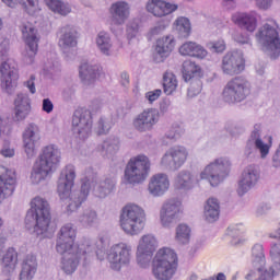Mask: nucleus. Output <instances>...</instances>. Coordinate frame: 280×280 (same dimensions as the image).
Wrapping results in <instances>:
<instances>
[{
    "instance_id": "nucleus-58",
    "label": "nucleus",
    "mask_w": 280,
    "mask_h": 280,
    "mask_svg": "<svg viewBox=\"0 0 280 280\" xmlns=\"http://www.w3.org/2000/svg\"><path fill=\"white\" fill-rule=\"evenodd\" d=\"M201 91H202V88L200 85H198V88H196V85H191L188 89V97H196V95H199Z\"/></svg>"
},
{
    "instance_id": "nucleus-57",
    "label": "nucleus",
    "mask_w": 280,
    "mask_h": 280,
    "mask_svg": "<svg viewBox=\"0 0 280 280\" xmlns=\"http://www.w3.org/2000/svg\"><path fill=\"white\" fill-rule=\"evenodd\" d=\"M43 110L44 113H51L54 110V103L49 98L43 100Z\"/></svg>"
},
{
    "instance_id": "nucleus-14",
    "label": "nucleus",
    "mask_w": 280,
    "mask_h": 280,
    "mask_svg": "<svg viewBox=\"0 0 280 280\" xmlns=\"http://www.w3.org/2000/svg\"><path fill=\"white\" fill-rule=\"evenodd\" d=\"M78 232L73 229L71 223L63 225L60 230L59 238L57 241V253H65L67 250L79 249L80 244L75 245V237Z\"/></svg>"
},
{
    "instance_id": "nucleus-22",
    "label": "nucleus",
    "mask_w": 280,
    "mask_h": 280,
    "mask_svg": "<svg viewBox=\"0 0 280 280\" xmlns=\"http://www.w3.org/2000/svg\"><path fill=\"white\" fill-rule=\"evenodd\" d=\"M147 10L153 16L163 18L176 12L178 4L166 2L165 0H150L147 3Z\"/></svg>"
},
{
    "instance_id": "nucleus-50",
    "label": "nucleus",
    "mask_w": 280,
    "mask_h": 280,
    "mask_svg": "<svg viewBox=\"0 0 280 280\" xmlns=\"http://www.w3.org/2000/svg\"><path fill=\"white\" fill-rule=\"evenodd\" d=\"M97 221V212L96 211H90L83 214L81 222H84V224L91 225L93 222Z\"/></svg>"
},
{
    "instance_id": "nucleus-16",
    "label": "nucleus",
    "mask_w": 280,
    "mask_h": 280,
    "mask_svg": "<svg viewBox=\"0 0 280 280\" xmlns=\"http://www.w3.org/2000/svg\"><path fill=\"white\" fill-rule=\"evenodd\" d=\"M16 189V177L5 166H0V202L10 198Z\"/></svg>"
},
{
    "instance_id": "nucleus-53",
    "label": "nucleus",
    "mask_w": 280,
    "mask_h": 280,
    "mask_svg": "<svg viewBox=\"0 0 280 280\" xmlns=\"http://www.w3.org/2000/svg\"><path fill=\"white\" fill-rule=\"evenodd\" d=\"M163 91L161 90H153L150 92H147L145 97L147 100H149L150 104H152L153 102H156V100H159L162 95Z\"/></svg>"
},
{
    "instance_id": "nucleus-64",
    "label": "nucleus",
    "mask_w": 280,
    "mask_h": 280,
    "mask_svg": "<svg viewBox=\"0 0 280 280\" xmlns=\"http://www.w3.org/2000/svg\"><path fill=\"white\" fill-rule=\"evenodd\" d=\"M269 237H270L271 240H280V228H279L277 231L270 233V234H269Z\"/></svg>"
},
{
    "instance_id": "nucleus-11",
    "label": "nucleus",
    "mask_w": 280,
    "mask_h": 280,
    "mask_svg": "<svg viewBox=\"0 0 280 280\" xmlns=\"http://www.w3.org/2000/svg\"><path fill=\"white\" fill-rule=\"evenodd\" d=\"M132 247L126 243L113 245L107 253V260L113 270H121V266L130 264Z\"/></svg>"
},
{
    "instance_id": "nucleus-56",
    "label": "nucleus",
    "mask_w": 280,
    "mask_h": 280,
    "mask_svg": "<svg viewBox=\"0 0 280 280\" xmlns=\"http://www.w3.org/2000/svg\"><path fill=\"white\" fill-rule=\"evenodd\" d=\"M35 80H36V77L32 74L30 80L24 83L28 88L30 93H32L33 95L34 93H36V84L34 83Z\"/></svg>"
},
{
    "instance_id": "nucleus-10",
    "label": "nucleus",
    "mask_w": 280,
    "mask_h": 280,
    "mask_svg": "<svg viewBox=\"0 0 280 280\" xmlns=\"http://www.w3.org/2000/svg\"><path fill=\"white\" fill-rule=\"evenodd\" d=\"M0 56L2 57V60H4L0 65V80H1V86L2 89H5L8 93L12 91V89H16L19 85V68L15 66H12L10 63V59H8V48H3V46H0Z\"/></svg>"
},
{
    "instance_id": "nucleus-35",
    "label": "nucleus",
    "mask_w": 280,
    "mask_h": 280,
    "mask_svg": "<svg viewBox=\"0 0 280 280\" xmlns=\"http://www.w3.org/2000/svg\"><path fill=\"white\" fill-rule=\"evenodd\" d=\"M205 217L208 222H215L220 218V202L215 198H209L205 206Z\"/></svg>"
},
{
    "instance_id": "nucleus-18",
    "label": "nucleus",
    "mask_w": 280,
    "mask_h": 280,
    "mask_svg": "<svg viewBox=\"0 0 280 280\" xmlns=\"http://www.w3.org/2000/svg\"><path fill=\"white\" fill-rule=\"evenodd\" d=\"M187 156H189V152H187V149L185 147H173L162 158V164L173 165V167L177 170V167H183V165H185Z\"/></svg>"
},
{
    "instance_id": "nucleus-51",
    "label": "nucleus",
    "mask_w": 280,
    "mask_h": 280,
    "mask_svg": "<svg viewBox=\"0 0 280 280\" xmlns=\"http://www.w3.org/2000/svg\"><path fill=\"white\" fill-rule=\"evenodd\" d=\"M110 191V184L108 183L106 186V182H104V186H97L95 190V196L98 198H106V194Z\"/></svg>"
},
{
    "instance_id": "nucleus-55",
    "label": "nucleus",
    "mask_w": 280,
    "mask_h": 280,
    "mask_svg": "<svg viewBox=\"0 0 280 280\" xmlns=\"http://www.w3.org/2000/svg\"><path fill=\"white\" fill-rule=\"evenodd\" d=\"M183 130L177 126V127H172L170 132L166 135L167 139H178L180 137V133Z\"/></svg>"
},
{
    "instance_id": "nucleus-27",
    "label": "nucleus",
    "mask_w": 280,
    "mask_h": 280,
    "mask_svg": "<svg viewBox=\"0 0 280 280\" xmlns=\"http://www.w3.org/2000/svg\"><path fill=\"white\" fill-rule=\"evenodd\" d=\"M170 189V178L163 173L155 174L149 183V191L152 196H163Z\"/></svg>"
},
{
    "instance_id": "nucleus-62",
    "label": "nucleus",
    "mask_w": 280,
    "mask_h": 280,
    "mask_svg": "<svg viewBox=\"0 0 280 280\" xmlns=\"http://www.w3.org/2000/svg\"><path fill=\"white\" fill-rule=\"evenodd\" d=\"M95 253L97 259H100V261H104V258L106 257V252L104 250V248H97Z\"/></svg>"
},
{
    "instance_id": "nucleus-1",
    "label": "nucleus",
    "mask_w": 280,
    "mask_h": 280,
    "mask_svg": "<svg viewBox=\"0 0 280 280\" xmlns=\"http://www.w3.org/2000/svg\"><path fill=\"white\" fill-rule=\"evenodd\" d=\"M51 222V212L49 202L43 197H35L31 201V208L26 213V229H34L37 235H45L49 230Z\"/></svg>"
},
{
    "instance_id": "nucleus-12",
    "label": "nucleus",
    "mask_w": 280,
    "mask_h": 280,
    "mask_svg": "<svg viewBox=\"0 0 280 280\" xmlns=\"http://www.w3.org/2000/svg\"><path fill=\"white\" fill-rule=\"evenodd\" d=\"M221 69L225 75H240L246 69V59L237 51H230L222 58Z\"/></svg>"
},
{
    "instance_id": "nucleus-49",
    "label": "nucleus",
    "mask_w": 280,
    "mask_h": 280,
    "mask_svg": "<svg viewBox=\"0 0 280 280\" xmlns=\"http://www.w3.org/2000/svg\"><path fill=\"white\" fill-rule=\"evenodd\" d=\"M270 257L273 264H280V243H275L271 246Z\"/></svg>"
},
{
    "instance_id": "nucleus-6",
    "label": "nucleus",
    "mask_w": 280,
    "mask_h": 280,
    "mask_svg": "<svg viewBox=\"0 0 280 280\" xmlns=\"http://www.w3.org/2000/svg\"><path fill=\"white\" fill-rule=\"evenodd\" d=\"M256 38L267 51H270L271 58L280 56V36L279 25L275 20H269L256 33Z\"/></svg>"
},
{
    "instance_id": "nucleus-21",
    "label": "nucleus",
    "mask_w": 280,
    "mask_h": 280,
    "mask_svg": "<svg viewBox=\"0 0 280 280\" xmlns=\"http://www.w3.org/2000/svg\"><path fill=\"white\" fill-rule=\"evenodd\" d=\"M159 121V110L154 108L145 109L137 116L133 120V126L136 130L144 132V130H150Z\"/></svg>"
},
{
    "instance_id": "nucleus-40",
    "label": "nucleus",
    "mask_w": 280,
    "mask_h": 280,
    "mask_svg": "<svg viewBox=\"0 0 280 280\" xmlns=\"http://www.w3.org/2000/svg\"><path fill=\"white\" fill-rule=\"evenodd\" d=\"M175 30L178 32L182 38H189L191 34V23L187 18H178L175 21Z\"/></svg>"
},
{
    "instance_id": "nucleus-7",
    "label": "nucleus",
    "mask_w": 280,
    "mask_h": 280,
    "mask_svg": "<svg viewBox=\"0 0 280 280\" xmlns=\"http://www.w3.org/2000/svg\"><path fill=\"white\" fill-rule=\"evenodd\" d=\"M150 174V159L145 155H137L129 160L125 168V179L130 185L143 183Z\"/></svg>"
},
{
    "instance_id": "nucleus-26",
    "label": "nucleus",
    "mask_w": 280,
    "mask_h": 280,
    "mask_svg": "<svg viewBox=\"0 0 280 280\" xmlns=\"http://www.w3.org/2000/svg\"><path fill=\"white\" fill-rule=\"evenodd\" d=\"M180 56L188 58H198L199 60L205 59L209 55L207 48L196 42H186L178 49Z\"/></svg>"
},
{
    "instance_id": "nucleus-32",
    "label": "nucleus",
    "mask_w": 280,
    "mask_h": 280,
    "mask_svg": "<svg viewBox=\"0 0 280 280\" xmlns=\"http://www.w3.org/2000/svg\"><path fill=\"white\" fill-rule=\"evenodd\" d=\"M36 270H38V262L36 261V256L27 255L22 262L20 280L34 279V275H36Z\"/></svg>"
},
{
    "instance_id": "nucleus-33",
    "label": "nucleus",
    "mask_w": 280,
    "mask_h": 280,
    "mask_svg": "<svg viewBox=\"0 0 280 280\" xmlns=\"http://www.w3.org/2000/svg\"><path fill=\"white\" fill-rule=\"evenodd\" d=\"M249 141H254L255 147L260 152L261 159H266L270 154V148H272V136H267L268 143H264V140L259 138V131L252 132Z\"/></svg>"
},
{
    "instance_id": "nucleus-29",
    "label": "nucleus",
    "mask_w": 280,
    "mask_h": 280,
    "mask_svg": "<svg viewBox=\"0 0 280 280\" xmlns=\"http://www.w3.org/2000/svg\"><path fill=\"white\" fill-rule=\"evenodd\" d=\"M176 40L172 36H164L156 40L155 51L160 56L158 62H163L174 51Z\"/></svg>"
},
{
    "instance_id": "nucleus-28",
    "label": "nucleus",
    "mask_w": 280,
    "mask_h": 280,
    "mask_svg": "<svg viewBox=\"0 0 280 280\" xmlns=\"http://www.w3.org/2000/svg\"><path fill=\"white\" fill-rule=\"evenodd\" d=\"M14 121H23L27 115L32 113V105L30 104V96L19 94L14 102Z\"/></svg>"
},
{
    "instance_id": "nucleus-54",
    "label": "nucleus",
    "mask_w": 280,
    "mask_h": 280,
    "mask_svg": "<svg viewBox=\"0 0 280 280\" xmlns=\"http://www.w3.org/2000/svg\"><path fill=\"white\" fill-rule=\"evenodd\" d=\"M108 130H110V122L101 119L98 121V130H97V135H106V132H108Z\"/></svg>"
},
{
    "instance_id": "nucleus-3",
    "label": "nucleus",
    "mask_w": 280,
    "mask_h": 280,
    "mask_svg": "<svg viewBox=\"0 0 280 280\" xmlns=\"http://www.w3.org/2000/svg\"><path fill=\"white\" fill-rule=\"evenodd\" d=\"M178 270V255L170 247L160 248L152 262V272L158 280H171Z\"/></svg>"
},
{
    "instance_id": "nucleus-5",
    "label": "nucleus",
    "mask_w": 280,
    "mask_h": 280,
    "mask_svg": "<svg viewBox=\"0 0 280 280\" xmlns=\"http://www.w3.org/2000/svg\"><path fill=\"white\" fill-rule=\"evenodd\" d=\"M120 226L128 235H139L145 226V210L135 203L126 205L120 213Z\"/></svg>"
},
{
    "instance_id": "nucleus-43",
    "label": "nucleus",
    "mask_w": 280,
    "mask_h": 280,
    "mask_svg": "<svg viewBox=\"0 0 280 280\" xmlns=\"http://www.w3.org/2000/svg\"><path fill=\"white\" fill-rule=\"evenodd\" d=\"M100 68L96 66H89V63H83L80 66L79 75L81 80H86V78H90L91 80H94V78H97L100 75Z\"/></svg>"
},
{
    "instance_id": "nucleus-23",
    "label": "nucleus",
    "mask_w": 280,
    "mask_h": 280,
    "mask_svg": "<svg viewBox=\"0 0 280 280\" xmlns=\"http://www.w3.org/2000/svg\"><path fill=\"white\" fill-rule=\"evenodd\" d=\"M36 141H40V135H38V127L31 124L23 132L24 150L27 156H34V154H36Z\"/></svg>"
},
{
    "instance_id": "nucleus-48",
    "label": "nucleus",
    "mask_w": 280,
    "mask_h": 280,
    "mask_svg": "<svg viewBox=\"0 0 280 280\" xmlns=\"http://www.w3.org/2000/svg\"><path fill=\"white\" fill-rule=\"evenodd\" d=\"M139 20H136L131 22L127 27V38L131 40V38H135L139 34Z\"/></svg>"
},
{
    "instance_id": "nucleus-42",
    "label": "nucleus",
    "mask_w": 280,
    "mask_h": 280,
    "mask_svg": "<svg viewBox=\"0 0 280 280\" xmlns=\"http://www.w3.org/2000/svg\"><path fill=\"white\" fill-rule=\"evenodd\" d=\"M2 264L4 268H11L14 270V268H16V264H19V254L16 253V249L12 247L9 248L2 258Z\"/></svg>"
},
{
    "instance_id": "nucleus-30",
    "label": "nucleus",
    "mask_w": 280,
    "mask_h": 280,
    "mask_svg": "<svg viewBox=\"0 0 280 280\" xmlns=\"http://www.w3.org/2000/svg\"><path fill=\"white\" fill-rule=\"evenodd\" d=\"M91 189V180L85 178L82 183L81 190L72 195L71 202L68 205V211L73 212L80 209L82 202H85L86 198H89V190Z\"/></svg>"
},
{
    "instance_id": "nucleus-31",
    "label": "nucleus",
    "mask_w": 280,
    "mask_h": 280,
    "mask_svg": "<svg viewBox=\"0 0 280 280\" xmlns=\"http://www.w3.org/2000/svg\"><path fill=\"white\" fill-rule=\"evenodd\" d=\"M114 25H121L130 16V7L126 2H116L109 10Z\"/></svg>"
},
{
    "instance_id": "nucleus-44",
    "label": "nucleus",
    "mask_w": 280,
    "mask_h": 280,
    "mask_svg": "<svg viewBox=\"0 0 280 280\" xmlns=\"http://www.w3.org/2000/svg\"><path fill=\"white\" fill-rule=\"evenodd\" d=\"M176 240L180 244H187L189 237H191V229L186 224H179L176 229Z\"/></svg>"
},
{
    "instance_id": "nucleus-41",
    "label": "nucleus",
    "mask_w": 280,
    "mask_h": 280,
    "mask_svg": "<svg viewBox=\"0 0 280 280\" xmlns=\"http://www.w3.org/2000/svg\"><path fill=\"white\" fill-rule=\"evenodd\" d=\"M96 45L105 56H110L113 45L110 44V37L108 33L101 32L96 38Z\"/></svg>"
},
{
    "instance_id": "nucleus-24",
    "label": "nucleus",
    "mask_w": 280,
    "mask_h": 280,
    "mask_svg": "<svg viewBox=\"0 0 280 280\" xmlns=\"http://www.w3.org/2000/svg\"><path fill=\"white\" fill-rule=\"evenodd\" d=\"M21 32L22 38L30 48V51H32L33 56H36L38 51V42L40 40L38 31H36L32 23L27 22L26 24L22 25Z\"/></svg>"
},
{
    "instance_id": "nucleus-60",
    "label": "nucleus",
    "mask_w": 280,
    "mask_h": 280,
    "mask_svg": "<svg viewBox=\"0 0 280 280\" xmlns=\"http://www.w3.org/2000/svg\"><path fill=\"white\" fill-rule=\"evenodd\" d=\"M256 3L261 10H268V8H270V3H272V0H256Z\"/></svg>"
},
{
    "instance_id": "nucleus-13",
    "label": "nucleus",
    "mask_w": 280,
    "mask_h": 280,
    "mask_svg": "<svg viewBox=\"0 0 280 280\" xmlns=\"http://www.w3.org/2000/svg\"><path fill=\"white\" fill-rule=\"evenodd\" d=\"M159 246V242L156 237L151 234L143 235L138 244L137 248V261L140 266L148 264L150 261V257L154 255L156 252V247Z\"/></svg>"
},
{
    "instance_id": "nucleus-19",
    "label": "nucleus",
    "mask_w": 280,
    "mask_h": 280,
    "mask_svg": "<svg viewBox=\"0 0 280 280\" xmlns=\"http://www.w3.org/2000/svg\"><path fill=\"white\" fill-rule=\"evenodd\" d=\"M257 180H259V168H257L255 165L247 166L244 170L242 179L238 183V196H244V194H246L250 187L257 185Z\"/></svg>"
},
{
    "instance_id": "nucleus-17",
    "label": "nucleus",
    "mask_w": 280,
    "mask_h": 280,
    "mask_svg": "<svg viewBox=\"0 0 280 280\" xmlns=\"http://www.w3.org/2000/svg\"><path fill=\"white\" fill-rule=\"evenodd\" d=\"M182 207L183 202H180L178 199H171L166 201L160 211V220L162 225L170 226L172 222L178 220V214L180 213Z\"/></svg>"
},
{
    "instance_id": "nucleus-25",
    "label": "nucleus",
    "mask_w": 280,
    "mask_h": 280,
    "mask_svg": "<svg viewBox=\"0 0 280 280\" xmlns=\"http://www.w3.org/2000/svg\"><path fill=\"white\" fill-rule=\"evenodd\" d=\"M232 21L234 25H237L241 30H245L250 34L257 30V15H255V13H234Z\"/></svg>"
},
{
    "instance_id": "nucleus-47",
    "label": "nucleus",
    "mask_w": 280,
    "mask_h": 280,
    "mask_svg": "<svg viewBox=\"0 0 280 280\" xmlns=\"http://www.w3.org/2000/svg\"><path fill=\"white\" fill-rule=\"evenodd\" d=\"M208 48L210 49V51H213L214 54H222L223 51H226V43L223 39L210 42L208 44Z\"/></svg>"
},
{
    "instance_id": "nucleus-4",
    "label": "nucleus",
    "mask_w": 280,
    "mask_h": 280,
    "mask_svg": "<svg viewBox=\"0 0 280 280\" xmlns=\"http://www.w3.org/2000/svg\"><path fill=\"white\" fill-rule=\"evenodd\" d=\"M60 163V150L54 144L44 148L39 159L35 162L31 178L33 183H40L51 174Z\"/></svg>"
},
{
    "instance_id": "nucleus-34",
    "label": "nucleus",
    "mask_w": 280,
    "mask_h": 280,
    "mask_svg": "<svg viewBox=\"0 0 280 280\" xmlns=\"http://www.w3.org/2000/svg\"><path fill=\"white\" fill-rule=\"evenodd\" d=\"M59 47H75L78 45V32L71 26L61 28Z\"/></svg>"
},
{
    "instance_id": "nucleus-46",
    "label": "nucleus",
    "mask_w": 280,
    "mask_h": 280,
    "mask_svg": "<svg viewBox=\"0 0 280 280\" xmlns=\"http://www.w3.org/2000/svg\"><path fill=\"white\" fill-rule=\"evenodd\" d=\"M20 3L27 14H36V12L40 10V7H38V0H20Z\"/></svg>"
},
{
    "instance_id": "nucleus-36",
    "label": "nucleus",
    "mask_w": 280,
    "mask_h": 280,
    "mask_svg": "<svg viewBox=\"0 0 280 280\" xmlns=\"http://www.w3.org/2000/svg\"><path fill=\"white\" fill-rule=\"evenodd\" d=\"M182 73L185 82H189V80L202 73V68L191 60H186L183 62Z\"/></svg>"
},
{
    "instance_id": "nucleus-61",
    "label": "nucleus",
    "mask_w": 280,
    "mask_h": 280,
    "mask_svg": "<svg viewBox=\"0 0 280 280\" xmlns=\"http://www.w3.org/2000/svg\"><path fill=\"white\" fill-rule=\"evenodd\" d=\"M234 40H236V43H240L241 45H248V43H250V38L243 35H235Z\"/></svg>"
},
{
    "instance_id": "nucleus-38",
    "label": "nucleus",
    "mask_w": 280,
    "mask_h": 280,
    "mask_svg": "<svg viewBox=\"0 0 280 280\" xmlns=\"http://www.w3.org/2000/svg\"><path fill=\"white\" fill-rule=\"evenodd\" d=\"M163 89L165 95H172L176 89H178V80L176 74L170 71H166L163 75Z\"/></svg>"
},
{
    "instance_id": "nucleus-45",
    "label": "nucleus",
    "mask_w": 280,
    "mask_h": 280,
    "mask_svg": "<svg viewBox=\"0 0 280 280\" xmlns=\"http://www.w3.org/2000/svg\"><path fill=\"white\" fill-rule=\"evenodd\" d=\"M228 235L232 237V241H231L232 246H240V244L244 242V240L240 238L242 237V225L229 228Z\"/></svg>"
},
{
    "instance_id": "nucleus-20",
    "label": "nucleus",
    "mask_w": 280,
    "mask_h": 280,
    "mask_svg": "<svg viewBox=\"0 0 280 280\" xmlns=\"http://www.w3.org/2000/svg\"><path fill=\"white\" fill-rule=\"evenodd\" d=\"M62 174L65 177L59 178L57 190L61 200H65L67 196H71V189H73L75 182V168L72 165H68Z\"/></svg>"
},
{
    "instance_id": "nucleus-15",
    "label": "nucleus",
    "mask_w": 280,
    "mask_h": 280,
    "mask_svg": "<svg viewBox=\"0 0 280 280\" xmlns=\"http://www.w3.org/2000/svg\"><path fill=\"white\" fill-rule=\"evenodd\" d=\"M72 126L79 128L78 133L81 135V139H86L91 135V128L93 127L91 112L85 108L77 109L72 117Z\"/></svg>"
},
{
    "instance_id": "nucleus-63",
    "label": "nucleus",
    "mask_w": 280,
    "mask_h": 280,
    "mask_svg": "<svg viewBox=\"0 0 280 280\" xmlns=\"http://www.w3.org/2000/svg\"><path fill=\"white\" fill-rule=\"evenodd\" d=\"M121 84H122V86L130 84V75H128V73H126V72H124L121 74Z\"/></svg>"
},
{
    "instance_id": "nucleus-52",
    "label": "nucleus",
    "mask_w": 280,
    "mask_h": 280,
    "mask_svg": "<svg viewBox=\"0 0 280 280\" xmlns=\"http://www.w3.org/2000/svg\"><path fill=\"white\" fill-rule=\"evenodd\" d=\"M252 255L256 259H259L260 261H264V246L260 244L254 245L252 249Z\"/></svg>"
},
{
    "instance_id": "nucleus-39",
    "label": "nucleus",
    "mask_w": 280,
    "mask_h": 280,
    "mask_svg": "<svg viewBox=\"0 0 280 280\" xmlns=\"http://www.w3.org/2000/svg\"><path fill=\"white\" fill-rule=\"evenodd\" d=\"M45 3L49 10L57 12V14H61V16H67V14L71 13V7L65 4L60 0H45Z\"/></svg>"
},
{
    "instance_id": "nucleus-9",
    "label": "nucleus",
    "mask_w": 280,
    "mask_h": 280,
    "mask_svg": "<svg viewBox=\"0 0 280 280\" xmlns=\"http://www.w3.org/2000/svg\"><path fill=\"white\" fill-rule=\"evenodd\" d=\"M230 170L231 162L229 160L218 159L207 165L200 176L202 180L209 182L212 187H218L229 176Z\"/></svg>"
},
{
    "instance_id": "nucleus-8",
    "label": "nucleus",
    "mask_w": 280,
    "mask_h": 280,
    "mask_svg": "<svg viewBox=\"0 0 280 280\" xmlns=\"http://www.w3.org/2000/svg\"><path fill=\"white\" fill-rule=\"evenodd\" d=\"M250 95V82L244 77L231 79L223 89L222 97L228 104L244 102Z\"/></svg>"
},
{
    "instance_id": "nucleus-59",
    "label": "nucleus",
    "mask_w": 280,
    "mask_h": 280,
    "mask_svg": "<svg viewBox=\"0 0 280 280\" xmlns=\"http://www.w3.org/2000/svg\"><path fill=\"white\" fill-rule=\"evenodd\" d=\"M0 153L2 154V156L12 159V156H14V149H12L10 147H3V149L0 151Z\"/></svg>"
},
{
    "instance_id": "nucleus-2",
    "label": "nucleus",
    "mask_w": 280,
    "mask_h": 280,
    "mask_svg": "<svg viewBox=\"0 0 280 280\" xmlns=\"http://www.w3.org/2000/svg\"><path fill=\"white\" fill-rule=\"evenodd\" d=\"M94 248L90 240H84L82 243H79L78 249L59 253L63 255L61 259V269L63 272H66V275H73L80 264L83 268L90 266L91 261H93Z\"/></svg>"
},
{
    "instance_id": "nucleus-37",
    "label": "nucleus",
    "mask_w": 280,
    "mask_h": 280,
    "mask_svg": "<svg viewBox=\"0 0 280 280\" xmlns=\"http://www.w3.org/2000/svg\"><path fill=\"white\" fill-rule=\"evenodd\" d=\"M194 175L187 171L180 172L175 178L177 189H191L194 187Z\"/></svg>"
}]
</instances>
